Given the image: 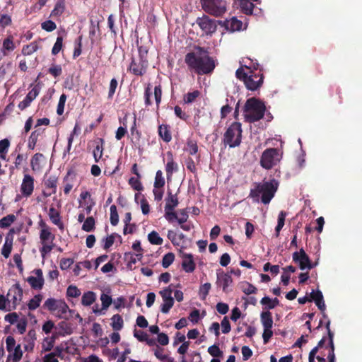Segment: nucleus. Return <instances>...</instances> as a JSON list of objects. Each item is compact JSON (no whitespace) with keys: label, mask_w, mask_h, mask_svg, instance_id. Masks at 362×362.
<instances>
[{"label":"nucleus","mask_w":362,"mask_h":362,"mask_svg":"<svg viewBox=\"0 0 362 362\" xmlns=\"http://www.w3.org/2000/svg\"><path fill=\"white\" fill-rule=\"evenodd\" d=\"M194 50L188 52L185 57V62L188 69L197 75L211 74L216 68V60L204 47L195 46Z\"/></svg>","instance_id":"obj_1"},{"label":"nucleus","mask_w":362,"mask_h":362,"mask_svg":"<svg viewBox=\"0 0 362 362\" xmlns=\"http://www.w3.org/2000/svg\"><path fill=\"white\" fill-rule=\"evenodd\" d=\"M255 187L250 189V197L258 202L259 195L262 194L261 201L264 204H268L274 197L278 189V182L272 180L263 183H255Z\"/></svg>","instance_id":"obj_2"},{"label":"nucleus","mask_w":362,"mask_h":362,"mask_svg":"<svg viewBox=\"0 0 362 362\" xmlns=\"http://www.w3.org/2000/svg\"><path fill=\"white\" fill-rule=\"evenodd\" d=\"M235 76L244 83L247 89L252 91L257 90L262 87L264 78L262 70L258 72L245 71L243 66L236 70Z\"/></svg>","instance_id":"obj_3"},{"label":"nucleus","mask_w":362,"mask_h":362,"mask_svg":"<svg viewBox=\"0 0 362 362\" xmlns=\"http://www.w3.org/2000/svg\"><path fill=\"white\" fill-rule=\"evenodd\" d=\"M265 110L266 107L262 101L255 98H249L243 107L245 119L250 123L257 122L264 117Z\"/></svg>","instance_id":"obj_4"},{"label":"nucleus","mask_w":362,"mask_h":362,"mask_svg":"<svg viewBox=\"0 0 362 362\" xmlns=\"http://www.w3.org/2000/svg\"><path fill=\"white\" fill-rule=\"evenodd\" d=\"M242 124L238 122H233L226 130L223 144L230 148H235L240 145L242 142Z\"/></svg>","instance_id":"obj_5"},{"label":"nucleus","mask_w":362,"mask_h":362,"mask_svg":"<svg viewBox=\"0 0 362 362\" xmlns=\"http://www.w3.org/2000/svg\"><path fill=\"white\" fill-rule=\"evenodd\" d=\"M202 9L214 17H222L227 11L226 0H200Z\"/></svg>","instance_id":"obj_6"},{"label":"nucleus","mask_w":362,"mask_h":362,"mask_svg":"<svg viewBox=\"0 0 362 362\" xmlns=\"http://www.w3.org/2000/svg\"><path fill=\"white\" fill-rule=\"evenodd\" d=\"M43 307L61 319H67L66 316L67 312H72L64 300L53 298L47 299L44 303Z\"/></svg>","instance_id":"obj_7"},{"label":"nucleus","mask_w":362,"mask_h":362,"mask_svg":"<svg viewBox=\"0 0 362 362\" xmlns=\"http://www.w3.org/2000/svg\"><path fill=\"white\" fill-rule=\"evenodd\" d=\"M282 158L281 153L279 149L275 148H269L265 149L260 158V165L269 170L276 165Z\"/></svg>","instance_id":"obj_8"},{"label":"nucleus","mask_w":362,"mask_h":362,"mask_svg":"<svg viewBox=\"0 0 362 362\" xmlns=\"http://www.w3.org/2000/svg\"><path fill=\"white\" fill-rule=\"evenodd\" d=\"M148 61L132 57L127 71L136 76H143L146 74Z\"/></svg>","instance_id":"obj_9"},{"label":"nucleus","mask_w":362,"mask_h":362,"mask_svg":"<svg viewBox=\"0 0 362 362\" xmlns=\"http://www.w3.org/2000/svg\"><path fill=\"white\" fill-rule=\"evenodd\" d=\"M196 23L206 35L213 34L216 32L217 28L216 21L210 18L206 15H203L202 17H198L196 20Z\"/></svg>","instance_id":"obj_10"},{"label":"nucleus","mask_w":362,"mask_h":362,"mask_svg":"<svg viewBox=\"0 0 362 362\" xmlns=\"http://www.w3.org/2000/svg\"><path fill=\"white\" fill-rule=\"evenodd\" d=\"M172 286L173 285L170 284L169 286L159 292L163 300V303L160 307V311L165 314L168 313L174 305V299L172 297Z\"/></svg>","instance_id":"obj_11"},{"label":"nucleus","mask_w":362,"mask_h":362,"mask_svg":"<svg viewBox=\"0 0 362 362\" xmlns=\"http://www.w3.org/2000/svg\"><path fill=\"white\" fill-rule=\"evenodd\" d=\"M33 272L35 274L36 276H28L26 281L33 289L40 290L42 288L45 283L42 271L41 269H36Z\"/></svg>","instance_id":"obj_12"},{"label":"nucleus","mask_w":362,"mask_h":362,"mask_svg":"<svg viewBox=\"0 0 362 362\" xmlns=\"http://www.w3.org/2000/svg\"><path fill=\"white\" fill-rule=\"evenodd\" d=\"M8 301L12 302L14 305H17L22 300L23 289L18 284H16L11 286L7 293Z\"/></svg>","instance_id":"obj_13"},{"label":"nucleus","mask_w":362,"mask_h":362,"mask_svg":"<svg viewBox=\"0 0 362 362\" xmlns=\"http://www.w3.org/2000/svg\"><path fill=\"white\" fill-rule=\"evenodd\" d=\"M34 190V178L28 175H24L21 185V192L25 197H30Z\"/></svg>","instance_id":"obj_14"},{"label":"nucleus","mask_w":362,"mask_h":362,"mask_svg":"<svg viewBox=\"0 0 362 362\" xmlns=\"http://www.w3.org/2000/svg\"><path fill=\"white\" fill-rule=\"evenodd\" d=\"M180 254L182 258V269L187 273H192L196 269V264L194 261V257L192 254L185 253L181 250Z\"/></svg>","instance_id":"obj_15"},{"label":"nucleus","mask_w":362,"mask_h":362,"mask_svg":"<svg viewBox=\"0 0 362 362\" xmlns=\"http://www.w3.org/2000/svg\"><path fill=\"white\" fill-rule=\"evenodd\" d=\"M292 257L293 262L298 263L301 270L308 269L310 259L303 248L299 252H293Z\"/></svg>","instance_id":"obj_16"},{"label":"nucleus","mask_w":362,"mask_h":362,"mask_svg":"<svg viewBox=\"0 0 362 362\" xmlns=\"http://www.w3.org/2000/svg\"><path fill=\"white\" fill-rule=\"evenodd\" d=\"M40 93V88L35 86L27 94L23 101L18 104V108L23 110L30 105V103L34 100Z\"/></svg>","instance_id":"obj_17"},{"label":"nucleus","mask_w":362,"mask_h":362,"mask_svg":"<svg viewBox=\"0 0 362 362\" xmlns=\"http://www.w3.org/2000/svg\"><path fill=\"white\" fill-rule=\"evenodd\" d=\"M233 283V279L228 273H225L223 271L217 272L216 285L222 286L223 291L225 293L228 292V286Z\"/></svg>","instance_id":"obj_18"},{"label":"nucleus","mask_w":362,"mask_h":362,"mask_svg":"<svg viewBox=\"0 0 362 362\" xmlns=\"http://www.w3.org/2000/svg\"><path fill=\"white\" fill-rule=\"evenodd\" d=\"M167 163L165 165V171L168 180L170 179L173 173L178 170V165L174 160L173 152L168 151L166 152Z\"/></svg>","instance_id":"obj_19"},{"label":"nucleus","mask_w":362,"mask_h":362,"mask_svg":"<svg viewBox=\"0 0 362 362\" xmlns=\"http://www.w3.org/2000/svg\"><path fill=\"white\" fill-rule=\"evenodd\" d=\"M45 129L44 128H38L35 129L33 132H32L31 134L28 138V148L30 150H34L37 142L42 139L45 134Z\"/></svg>","instance_id":"obj_20"},{"label":"nucleus","mask_w":362,"mask_h":362,"mask_svg":"<svg viewBox=\"0 0 362 362\" xmlns=\"http://www.w3.org/2000/svg\"><path fill=\"white\" fill-rule=\"evenodd\" d=\"M223 25L227 30L235 32L242 30L243 22L238 20L236 17H233L229 20H226Z\"/></svg>","instance_id":"obj_21"},{"label":"nucleus","mask_w":362,"mask_h":362,"mask_svg":"<svg viewBox=\"0 0 362 362\" xmlns=\"http://www.w3.org/2000/svg\"><path fill=\"white\" fill-rule=\"evenodd\" d=\"M51 221L59 227V229H64V224L61 221L59 212L53 206L50 207L48 213Z\"/></svg>","instance_id":"obj_22"},{"label":"nucleus","mask_w":362,"mask_h":362,"mask_svg":"<svg viewBox=\"0 0 362 362\" xmlns=\"http://www.w3.org/2000/svg\"><path fill=\"white\" fill-rule=\"evenodd\" d=\"M57 178L55 176H49L45 182V185L47 189H51L52 191L47 193L43 192V194L45 197L51 196L52 194H55L57 191Z\"/></svg>","instance_id":"obj_23"},{"label":"nucleus","mask_w":362,"mask_h":362,"mask_svg":"<svg viewBox=\"0 0 362 362\" xmlns=\"http://www.w3.org/2000/svg\"><path fill=\"white\" fill-rule=\"evenodd\" d=\"M16 45L13 42V37L8 35L3 41L2 47L1 49V52L4 56L8 54V52H12L15 49Z\"/></svg>","instance_id":"obj_24"},{"label":"nucleus","mask_w":362,"mask_h":362,"mask_svg":"<svg viewBox=\"0 0 362 362\" xmlns=\"http://www.w3.org/2000/svg\"><path fill=\"white\" fill-rule=\"evenodd\" d=\"M260 320L264 329H272L273 319L271 312L263 311L260 315Z\"/></svg>","instance_id":"obj_25"},{"label":"nucleus","mask_w":362,"mask_h":362,"mask_svg":"<svg viewBox=\"0 0 362 362\" xmlns=\"http://www.w3.org/2000/svg\"><path fill=\"white\" fill-rule=\"evenodd\" d=\"M159 136L166 143H168L172 139L171 132L169 127L166 124H161L158 127Z\"/></svg>","instance_id":"obj_26"},{"label":"nucleus","mask_w":362,"mask_h":362,"mask_svg":"<svg viewBox=\"0 0 362 362\" xmlns=\"http://www.w3.org/2000/svg\"><path fill=\"white\" fill-rule=\"evenodd\" d=\"M65 10V1L64 0H57L54 5L53 10L50 13V17L58 18L59 17Z\"/></svg>","instance_id":"obj_27"},{"label":"nucleus","mask_w":362,"mask_h":362,"mask_svg":"<svg viewBox=\"0 0 362 362\" xmlns=\"http://www.w3.org/2000/svg\"><path fill=\"white\" fill-rule=\"evenodd\" d=\"M57 328L59 329L58 334L59 336L69 335L73 332L71 325L65 321L59 322Z\"/></svg>","instance_id":"obj_28"},{"label":"nucleus","mask_w":362,"mask_h":362,"mask_svg":"<svg viewBox=\"0 0 362 362\" xmlns=\"http://www.w3.org/2000/svg\"><path fill=\"white\" fill-rule=\"evenodd\" d=\"M111 327L114 331L118 332L124 327V320L122 317L119 314H115L111 317Z\"/></svg>","instance_id":"obj_29"},{"label":"nucleus","mask_w":362,"mask_h":362,"mask_svg":"<svg viewBox=\"0 0 362 362\" xmlns=\"http://www.w3.org/2000/svg\"><path fill=\"white\" fill-rule=\"evenodd\" d=\"M104 140L103 139H100L99 141L97 143L94 150H93V157L95 162L98 163L100 160L102 158L103 153V144H104Z\"/></svg>","instance_id":"obj_30"},{"label":"nucleus","mask_w":362,"mask_h":362,"mask_svg":"<svg viewBox=\"0 0 362 362\" xmlns=\"http://www.w3.org/2000/svg\"><path fill=\"white\" fill-rule=\"evenodd\" d=\"M240 8L241 11L245 15L252 14L255 5L249 0H240Z\"/></svg>","instance_id":"obj_31"},{"label":"nucleus","mask_w":362,"mask_h":362,"mask_svg":"<svg viewBox=\"0 0 362 362\" xmlns=\"http://www.w3.org/2000/svg\"><path fill=\"white\" fill-rule=\"evenodd\" d=\"M96 300V295L93 291L85 292L81 298V303L84 306L92 305Z\"/></svg>","instance_id":"obj_32"},{"label":"nucleus","mask_w":362,"mask_h":362,"mask_svg":"<svg viewBox=\"0 0 362 362\" xmlns=\"http://www.w3.org/2000/svg\"><path fill=\"white\" fill-rule=\"evenodd\" d=\"M166 204L165 206V209H175V208L178 205L179 202L177 197V194H173L171 192H168V196L165 199Z\"/></svg>","instance_id":"obj_33"},{"label":"nucleus","mask_w":362,"mask_h":362,"mask_svg":"<svg viewBox=\"0 0 362 362\" xmlns=\"http://www.w3.org/2000/svg\"><path fill=\"white\" fill-rule=\"evenodd\" d=\"M43 158V154L40 153H37L32 157L30 165L33 171H37L41 169L40 161Z\"/></svg>","instance_id":"obj_34"},{"label":"nucleus","mask_w":362,"mask_h":362,"mask_svg":"<svg viewBox=\"0 0 362 362\" xmlns=\"http://www.w3.org/2000/svg\"><path fill=\"white\" fill-rule=\"evenodd\" d=\"M39 48L37 42L34 41L30 42L29 45H24L22 48V54L23 55H30L36 52Z\"/></svg>","instance_id":"obj_35"},{"label":"nucleus","mask_w":362,"mask_h":362,"mask_svg":"<svg viewBox=\"0 0 362 362\" xmlns=\"http://www.w3.org/2000/svg\"><path fill=\"white\" fill-rule=\"evenodd\" d=\"M286 216V213L284 211H280L278 216V223L277 226L275 228L276 237H279L281 230L284 226L285 218Z\"/></svg>","instance_id":"obj_36"},{"label":"nucleus","mask_w":362,"mask_h":362,"mask_svg":"<svg viewBox=\"0 0 362 362\" xmlns=\"http://www.w3.org/2000/svg\"><path fill=\"white\" fill-rule=\"evenodd\" d=\"M148 240L152 245H160L163 244V240L160 237L159 234L153 230L148 235Z\"/></svg>","instance_id":"obj_37"},{"label":"nucleus","mask_w":362,"mask_h":362,"mask_svg":"<svg viewBox=\"0 0 362 362\" xmlns=\"http://www.w3.org/2000/svg\"><path fill=\"white\" fill-rule=\"evenodd\" d=\"M42 300V296L41 294L35 295L32 299H30L28 303V308L30 310H34L37 309Z\"/></svg>","instance_id":"obj_38"},{"label":"nucleus","mask_w":362,"mask_h":362,"mask_svg":"<svg viewBox=\"0 0 362 362\" xmlns=\"http://www.w3.org/2000/svg\"><path fill=\"white\" fill-rule=\"evenodd\" d=\"M13 241L8 238H5V243L1 249V254L5 258H8L11 252Z\"/></svg>","instance_id":"obj_39"},{"label":"nucleus","mask_w":362,"mask_h":362,"mask_svg":"<svg viewBox=\"0 0 362 362\" xmlns=\"http://www.w3.org/2000/svg\"><path fill=\"white\" fill-rule=\"evenodd\" d=\"M16 219L13 214H8L0 220V228H6L9 227Z\"/></svg>","instance_id":"obj_40"},{"label":"nucleus","mask_w":362,"mask_h":362,"mask_svg":"<svg viewBox=\"0 0 362 362\" xmlns=\"http://www.w3.org/2000/svg\"><path fill=\"white\" fill-rule=\"evenodd\" d=\"M95 218L93 216H89L84 221V223L82 225V230L86 232L93 231L95 228Z\"/></svg>","instance_id":"obj_41"},{"label":"nucleus","mask_w":362,"mask_h":362,"mask_svg":"<svg viewBox=\"0 0 362 362\" xmlns=\"http://www.w3.org/2000/svg\"><path fill=\"white\" fill-rule=\"evenodd\" d=\"M40 238L42 243H45L49 240L51 243H52L53 240L54 239V235H52V233L49 231V228H42L40 233Z\"/></svg>","instance_id":"obj_42"},{"label":"nucleus","mask_w":362,"mask_h":362,"mask_svg":"<svg viewBox=\"0 0 362 362\" xmlns=\"http://www.w3.org/2000/svg\"><path fill=\"white\" fill-rule=\"evenodd\" d=\"M151 95H152L151 85V83H148L147 86L145 87L144 94V103H145V106L146 107L152 105V104H153V103L151 100Z\"/></svg>","instance_id":"obj_43"},{"label":"nucleus","mask_w":362,"mask_h":362,"mask_svg":"<svg viewBox=\"0 0 362 362\" xmlns=\"http://www.w3.org/2000/svg\"><path fill=\"white\" fill-rule=\"evenodd\" d=\"M240 288L242 291L246 295L255 294L257 291L255 286L248 282H243Z\"/></svg>","instance_id":"obj_44"},{"label":"nucleus","mask_w":362,"mask_h":362,"mask_svg":"<svg viewBox=\"0 0 362 362\" xmlns=\"http://www.w3.org/2000/svg\"><path fill=\"white\" fill-rule=\"evenodd\" d=\"M10 146V141L7 139L0 141V158L3 160L6 158V155L8 152Z\"/></svg>","instance_id":"obj_45"},{"label":"nucleus","mask_w":362,"mask_h":362,"mask_svg":"<svg viewBox=\"0 0 362 362\" xmlns=\"http://www.w3.org/2000/svg\"><path fill=\"white\" fill-rule=\"evenodd\" d=\"M185 151L190 155H195L198 151V146L197 141L193 139H188L187 141Z\"/></svg>","instance_id":"obj_46"},{"label":"nucleus","mask_w":362,"mask_h":362,"mask_svg":"<svg viewBox=\"0 0 362 362\" xmlns=\"http://www.w3.org/2000/svg\"><path fill=\"white\" fill-rule=\"evenodd\" d=\"M165 179L160 170H157L153 184L154 188H162L165 185Z\"/></svg>","instance_id":"obj_47"},{"label":"nucleus","mask_w":362,"mask_h":362,"mask_svg":"<svg viewBox=\"0 0 362 362\" xmlns=\"http://www.w3.org/2000/svg\"><path fill=\"white\" fill-rule=\"evenodd\" d=\"M12 354L9 355V357L12 358L13 362H18L21 360L23 356V351L21 350V344L16 345L11 352Z\"/></svg>","instance_id":"obj_48"},{"label":"nucleus","mask_w":362,"mask_h":362,"mask_svg":"<svg viewBox=\"0 0 362 362\" xmlns=\"http://www.w3.org/2000/svg\"><path fill=\"white\" fill-rule=\"evenodd\" d=\"M139 178L140 177H132L129 178V185L134 189V190H136V191H142L144 187H143V185L141 182V181L139 180Z\"/></svg>","instance_id":"obj_49"},{"label":"nucleus","mask_w":362,"mask_h":362,"mask_svg":"<svg viewBox=\"0 0 362 362\" xmlns=\"http://www.w3.org/2000/svg\"><path fill=\"white\" fill-rule=\"evenodd\" d=\"M175 259V255L173 252H168L165 254L162 259V266L166 269L170 267Z\"/></svg>","instance_id":"obj_50"},{"label":"nucleus","mask_w":362,"mask_h":362,"mask_svg":"<svg viewBox=\"0 0 362 362\" xmlns=\"http://www.w3.org/2000/svg\"><path fill=\"white\" fill-rule=\"evenodd\" d=\"M330 320H327L326 322V329L327 331V334L329 337V351H334V333L330 329Z\"/></svg>","instance_id":"obj_51"},{"label":"nucleus","mask_w":362,"mask_h":362,"mask_svg":"<svg viewBox=\"0 0 362 362\" xmlns=\"http://www.w3.org/2000/svg\"><path fill=\"white\" fill-rule=\"evenodd\" d=\"M200 92L197 90L187 93L184 95V101L185 103H192L199 96Z\"/></svg>","instance_id":"obj_52"},{"label":"nucleus","mask_w":362,"mask_h":362,"mask_svg":"<svg viewBox=\"0 0 362 362\" xmlns=\"http://www.w3.org/2000/svg\"><path fill=\"white\" fill-rule=\"evenodd\" d=\"M131 133L133 136L132 142L134 144L135 146L140 149L141 144L139 143L141 134L139 131L136 130L134 127H132Z\"/></svg>","instance_id":"obj_53"},{"label":"nucleus","mask_w":362,"mask_h":362,"mask_svg":"<svg viewBox=\"0 0 362 362\" xmlns=\"http://www.w3.org/2000/svg\"><path fill=\"white\" fill-rule=\"evenodd\" d=\"M48 73L54 78H57L62 74V68L59 64H52L48 69Z\"/></svg>","instance_id":"obj_54"},{"label":"nucleus","mask_w":362,"mask_h":362,"mask_svg":"<svg viewBox=\"0 0 362 362\" xmlns=\"http://www.w3.org/2000/svg\"><path fill=\"white\" fill-rule=\"evenodd\" d=\"M211 288V285L210 283H205L204 284H203L200 286L199 291V294L200 298L202 300L206 299Z\"/></svg>","instance_id":"obj_55"},{"label":"nucleus","mask_w":362,"mask_h":362,"mask_svg":"<svg viewBox=\"0 0 362 362\" xmlns=\"http://www.w3.org/2000/svg\"><path fill=\"white\" fill-rule=\"evenodd\" d=\"M110 223L112 226L117 225L119 222V215L117 214V207L115 205L110 206Z\"/></svg>","instance_id":"obj_56"},{"label":"nucleus","mask_w":362,"mask_h":362,"mask_svg":"<svg viewBox=\"0 0 362 362\" xmlns=\"http://www.w3.org/2000/svg\"><path fill=\"white\" fill-rule=\"evenodd\" d=\"M162 88L161 86L159 84L158 86H156L153 90V95L154 98L156 103V107L158 109L160 104L161 103V98H162Z\"/></svg>","instance_id":"obj_57"},{"label":"nucleus","mask_w":362,"mask_h":362,"mask_svg":"<svg viewBox=\"0 0 362 362\" xmlns=\"http://www.w3.org/2000/svg\"><path fill=\"white\" fill-rule=\"evenodd\" d=\"M209 354L214 358L223 356V351L219 349L218 346L214 344L208 348Z\"/></svg>","instance_id":"obj_58"},{"label":"nucleus","mask_w":362,"mask_h":362,"mask_svg":"<svg viewBox=\"0 0 362 362\" xmlns=\"http://www.w3.org/2000/svg\"><path fill=\"white\" fill-rule=\"evenodd\" d=\"M100 300L102 302L101 310H107L112 303L111 296L105 293L101 294Z\"/></svg>","instance_id":"obj_59"},{"label":"nucleus","mask_w":362,"mask_h":362,"mask_svg":"<svg viewBox=\"0 0 362 362\" xmlns=\"http://www.w3.org/2000/svg\"><path fill=\"white\" fill-rule=\"evenodd\" d=\"M63 47V37L62 36H58L57 37L56 42L52 49V54L53 55H57Z\"/></svg>","instance_id":"obj_60"},{"label":"nucleus","mask_w":362,"mask_h":362,"mask_svg":"<svg viewBox=\"0 0 362 362\" xmlns=\"http://www.w3.org/2000/svg\"><path fill=\"white\" fill-rule=\"evenodd\" d=\"M41 28L47 32H52L57 28V25L54 21L47 20L41 23Z\"/></svg>","instance_id":"obj_61"},{"label":"nucleus","mask_w":362,"mask_h":362,"mask_svg":"<svg viewBox=\"0 0 362 362\" xmlns=\"http://www.w3.org/2000/svg\"><path fill=\"white\" fill-rule=\"evenodd\" d=\"M81 294L80 289L76 286L70 285L66 289V296L71 298H77Z\"/></svg>","instance_id":"obj_62"},{"label":"nucleus","mask_w":362,"mask_h":362,"mask_svg":"<svg viewBox=\"0 0 362 362\" xmlns=\"http://www.w3.org/2000/svg\"><path fill=\"white\" fill-rule=\"evenodd\" d=\"M66 100V95L64 93L62 94L59 98V103L57 105V113L59 115H62L64 112Z\"/></svg>","instance_id":"obj_63"},{"label":"nucleus","mask_w":362,"mask_h":362,"mask_svg":"<svg viewBox=\"0 0 362 362\" xmlns=\"http://www.w3.org/2000/svg\"><path fill=\"white\" fill-rule=\"evenodd\" d=\"M6 350L8 352L11 353L16 346V339L12 336H8L6 339Z\"/></svg>","instance_id":"obj_64"}]
</instances>
